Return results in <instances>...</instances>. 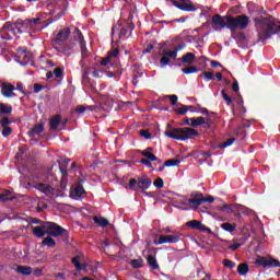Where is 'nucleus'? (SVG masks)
I'll list each match as a JSON object with an SVG mask.
<instances>
[{
    "label": "nucleus",
    "instance_id": "nucleus-30",
    "mask_svg": "<svg viewBox=\"0 0 280 280\" xmlns=\"http://www.w3.org/2000/svg\"><path fill=\"white\" fill-rule=\"evenodd\" d=\"M85 195H86V190H84V187L82 185H78L74 188V196L77 198H84Z\"/></svg>",
    "mask_w": 280,
    "mask_h": 280
},
{
    "label": "nucleus",
    "instance_id": "nucleus-28",
    "mask_svg": "<svg viewBox=\"0 0 280 280\" xmlns=\"http://www.w3.org/2000/svg\"><path fill=\"white\" fill-rule=\"evenodd\" d=\"M248 264L244 262V264H240L237 267V272L238 275H241V277H244L246 275H248Z\"/></svg>",
    "mask_w": 280,
    "mask_h": 280
},
{
    "label": "nucleus",
    "instance_id": "nucleus-38",
    "mask_svg": "<svg viewBox=\"0 0 280 280\" xmlns=\"http://www.w3.org/2000/svg\"><path fill=\"white\" fill-rule=\"evenodd\" d=\"M191 108H194V106L183 105L180 108H176L175 113L177 115H186V113L189 112V109Z\"/></svg>",
    "mask_w": 280,
    "mask_h": 280
},
{
    "label": "nucleus",
    "instance_id": "nucleus-48",
    "mask_svg": "<svg viewBox=\"0 0 280 280\" xmlns=\"http://www.w3.org/2000/svg\"><path fill=\"white\" fill-rule=\"evenodd\" d=\"M140 137H143L144 139H152V133H150L149 130L142 129L139 131Z\"/></svg>",
    "mask_w": 280,
    "mask_h": 280
},
{
    "label": "nucleus",
    "instance_id": "nucleus-21",
    "mask_svg": "<svg viewBox=\"0 0 280 280\" xmlns=\"http://www.w3.org/2000/svg\"><path fill=\"white\" fill-rule=\"evenodd\" d=\"M178 60H180L184 65H194V62H196V54L187 52Z\"/></svg>",
    "mask_w": 280,
    "mask_h": 280
},
{
    "label": "nucleus",
    "instance_id": "nucleus-51",
    "mask_svg": "<svg viewBox=\"0 0 280 280\" xmlns=\"http://www.w3.org/2000/svg\"><path fill=\"white\" fill-rule=\"evenodd\" d=\"M10 200H14V197H8V195H5V194H0L1 202H9Z\"/></svg>",
    "mask_w": 280,
    "mask_h": 280
},
{
    "label": "nucleus",
    "instance_id": "nucleus-4",
    "mask_svg": "<svg viewBox=\"0 0 280 280\" xmlns=\"http://www.w3.org/2000/svg\"><path fill=\"white\" fill-rule=\"evenodd\" d=\"M101 100L103 102V104L97 107L95 105L92 106H84V105H79L77 106L75 112L79 113L80 115H84V113H86V110H91V112H95L97 113V110H113V100H110V96H108V94H101Z\"/></svg>",
    "mask_w": 280,
    "mask_h": 280
},
{
    "label": "nucleus",
    "instance_id": "nucleus-20",
    "mask_svg": "<svg viewBox=\"0 0 280 280\" xmlns=\"http://www.w3.org/2000/svg\"><path fill=\"white\" fill-rule=\"evenodd\" d=\"M62 122V116L55 115L49 120V128L50 130H58V126Z\"/></svg>",
    "mask_w": 280,
    "mask_h": 280
},
{
    "label": "nucleus",
    "instance_id": "nucleus-62",
    "mask_svg": "<svg viewBox=\"0 0 280 280\" xmlns=\"http://www.w3.org/2000/svg\"><path fill=\"white\" fill-rule=\"evenodd\" d=\"M240 246H242V244L235 243V244L230 245L229 249L230 250H237V248H240Z\"/></svg>",
    "mask_w": 280,
    "mask_h": 280
},
{
    "label": "nucleus",
    "instance_id": "nucleus-17",
    "mask_svg": "<svg viewBox=\"0 0 280 280\" xmlns=\"http://www.w3.org/2000/svg\"><path fill=\"white\" fill-rule=\"evenodd\" d=\"M186 224L187 226H189V229H196L197 231H206L207 233H212L211 229L207 228V225L202 224V222L198 220L188 221Z\"/></svg>",
    "mask_w": 280,
    "mask_h": 280
},
{
    "label": "nucleus",
    "instance_id": "nucleus-7",
    "mask_svg": "<svg viewBox=\"0 0 280 280\" xmlns=\"http://www.w3.org/2000/svg\"><path fill=\"white\" fill-rule=\"evenodd\" d=\"M14 36H16L14 25L10 22H7L3 27L0 28V47L5 45L2 40H12Z\"/></svg>",
    "mask_w": 280,
    "mask_h": 280
},
{
    "label": "nucleus",
    "instance_id": "nucleus-6",
    "mask_svg": "<svg viewBox=\"0 0 280 280\" xmlns=\"http://www.w3.org/2000/svg\"><path fill=\"white\" fill-rule=\"evenodd\" d=\"M152 186V179L148 177L147 175L139 177L138 179L136 178H130L129 179V189L131 191H145L147 189H150Z\"/></svg>",
    "mask_w": 280,
    "mask_h": 280
},
{
    "label": "nucleus",
    "instance_id": "nucleus-56",
    "mask_svg": "<svg viewBox=\"0 0 280 280\" xmlns=\"http://www.w3.org/2000/svg\"><path fill=\"white\" fill-rule=\"evenodd\" d=\"M151 160H148V159H141L140 160V163L142 165H145L147 167H152V162H150Z\"/></svg>",
    "mask_w": 280,
    "mask_h": 280
},
{
    "label": "nucleus",
    "instance_id": "nucleus-31",
    "mask_svg": "<svg viewBox=\"0 0 280 280\" xmlns=\"http://www.w3.org/2000/svg\"><path fill=\"white\" fill-rule=\"evenodd\" d=\"M107 57L115 63L117 58H119V48H114L112 51H108Z\"/></svg>",
    "mask_w": 280,
    "mask_h": 280
},
{
    "label": "nucleus",
    "instance_id": "nucleus-54",
    "mask_svg": "<svg viewBox=\"0 0 280 280\" xmlns=\"http://www.w3.org/2000/svg\"><path fill=\"white\" fill-rule=\"evenodd\" d=\"M33 91L34 93H40L43 91V85H40V83H35L33 85Z\"/></svg>",
    "mask_w": 280,
    "mask_h": 280
},
{
    "label": "nucleus",
    "instance_id": "nucleus-42",
    "mask_svg": "<svg viewBox=\"0 0 280 280\" xmlns=\"http://www.w3.org/2000/svg\"><path fill=\"white\" fill-rule=\"evenodd\" d=\"M235 143V138H230L226 141L219 144V148H229V145H233Z\"/></svg>",
    "mask_w": 280,
    "mask_h": 280
},
{
    "label": "nucleus",
    "instance_id": "nucleus-1",
    "mask_svg": "<svg viewBox=\"0 0 280 280\" xmlns=\"http://www.w3.org/2000/svg\"><path fill=\"white\" fill-rule=\"evenodd\" d=\"M213 25H217L221 30H230V32H237V30L244 31L250 25V18L246 14H240L236 16L214 14L212 16Z\"/></svg>",
    "mask_w": 280,
    "mask_h": 280
},
{
    "label": "nucleus",
    "instance_id": "nucleus-53",
    "mask_svg": "<svg viewBox=\"0 0 280 280\" xmlns=\"http://www.w3.org/2000/svg\"><path fill=\"white\" fill-rule=\"evenodd\" d=\"M114 62L108 58L105 57L104 59L101 60L102 67H107V65H113Z\"/></svg>",
    "mask_w": 280,
    "mask_h": 280
},
{
    "label": "nucleus",
    "instance_id": "nucleus-52",
    "mask_svg": "<svg viewBox=\"0 0 280 280\" xmlns=\"http://www.w3.org/2000/svg\"><path fill=\"white\" fill-rule=\"evenodd\" d=\"M168 97V100H171V104H172V106H176V104H178V96L177 95H168L167 96Z\"/></svg>",
    "mask_w": 280,
    "mask_h": 280
},
{
    "label": "nucleus",
    "instance_id": "nucleus-35",
    "mask_svg": "<svg viewBox=\"0 0 280 280\" xmlns=\"http://www.w3.org/2000/svg\"><path fill=\"white\" fill-rule=\"evenodd\" d=\"M217 211H223L225 213H233V206L225 203L223 206H218Z\"/></svg>",
    "mask_w": 280,
    "mask_h": 280
},
{
    "label": "nucleus",
    "instance_id": "nucleus-23",
    "mask_svg": "<svg viewBox=\"0 0 280 280\" xmlns=\"http://www.w3.org/2000/svg\"><path fill=\"white\" fill-rule=\"evenodd\" d=\"M33 235H35V237H45V235H47V231L44 229V223L40 226H35L33 229Z\"/></svg>",
    "mask_w": 280,
    "mask_h": 280
},
{
    "label": "nucleus",
    "instance_id": "nucleus-11",
    "mask_svg": "<svg viewBox=\"0 0 280 280\" xmlns=\"http://www.w3.org/2000/svg\"><path fill=\"white\" fill-rule=\"evenodd\" d=\"M33 187L42 194H45V196H48V198H54L56 196V188L51 187L49 184H34Z\"/></svg>",
    "mask_w": 280,
    "mask_h": 280
},
{
    "label": "nucleus",
    "instance_id": "nucleus-32",
    "mask_svg": "<svg viewBox=\"0 0 280 280\" xmlns=\"http://www.w3.org/2000/svg\"><path fill=\"white\" fill-rule=\"evenodd\" d=\"M182 71L186 74L189 75L191 73H198L200 69H198L196 66H188L182 69Z\"/></svg>",
    "mask_w": 280,
    "mask_h": 280
},
{
    "label": "nucleus",
    "instance_id": "nucleus-12",
    "mask_svg": "<svg viewBox=\"0 0 280 280\" xmlns=\"http://www.w3.org/2000/svg\"><path fill=\"white\" fill-rule=\"evenodd\" d=\"M256 264H258V266H262L264 268H280L279 260L275 258L260 257L256 259Z\"/></svg>",
    "mask_w": 280,
    "mask_h": 280
},
{
    "label": "nucleus",
    "instance_id": "nucleus-34",
    "mask_svg": "<svg viewBox=\"0 0 280 280\" xmlns=\"http://www.w3.org/2000/svg\"><path fill=\"white\" fill-rule=\"evenodd\" d=\"M62 16H65V11H60L54 18L48 19L46 26L51 25V23H56V21H60V19H62Z\"/></svg>",
    "mask_w": 280,
    "mask_h": 280
},
{
    "label": "nucleus",
    "instance_id": "nucleus-3",
    "mask_svg": "<svg viewBox=\"0 0 280 280\" xmlns=\"http://www.w3.org/2000/svg\"><path fill=\"white\" fill-rule=\"evenodd\" d=\"M164 135L165 137L175 139L176 141H187V139H195V137H198L200 133L194 128L183 127L167 130L164 132Z\"/></svg>",
    "mask_w": 280,
    "mask_h": 280
},
{
    "label": "nucleus",
    "instance_id": "nucleus-18",
    "mask_svg": "<svg viewBox=\"0 0 280 280\" xmlns=\"http://www.w3.org/2000/svg\"><path fill=\"white\" fill-rule=\"evenodd\" d=\"M203 200H205L203 197H201V198L191 197L187 201L182 202V205H188L190 207V209L196 210L200 207V205H202Z\"/></svg>",
    "mask_w": 280,
    "mask_h": 280
},
{
    "label": "nucleus",
    "instance_id": "nucleus-44",
    "mask_svg": "<svg viewBox=\"0 0 280 280\" xmlns=\"http://www.w3.org/2000/svg\"><path fill=\"white\" fill-rule=\"evenodd\" d=\"M131 266H132V268H136V269L143 268V260L133 259V260H131Z\"/></svg>",
    "mask_w": 280,
    "mask_h": 280
},
{
    "label": "nucleus",
    "instance_id": "nucleus-50",
    "mask_svg": "<svg viewBox=\"0 0 280 280\" xmlns=\"http://www.w3.org/2000/svg\"><path fill=\"white\" fill-rule=\"evenodd\" d=\"M2 137H10L12 135V128L11 127H2Z\"/></svg>",
    "mask_w": 280,
    "mask_h": 280
},
{
    "label": "nucleus",
    "instance_id": "nucleus-41",
    "mask_svg": "<svg viewBox=\"0 0 280 280\" xmlns=\"http://www.w3.org/2000/svg\"><path fill=\"white\" fill-rule=\"evenodd\" d=\"M221 95L223 100L226 101L228 106H231V104H233V98L226 94V90H222Z\"/></svg>",
    "mask_w": 280,
    "mask_h": 280
},
{
    "label": "nucleus",
    "instance_id": "nucleus-64",
    "mask_svg": "<svg viewBox=\"0 0 280 280\" xmlns=\"http://www.w3.org/2000/svg\"><path fill=\"white\" fill-rule=\"evenodd\" d=\"M214 200H215V198H213V197H203V202H209L210 205L212 203V202H214Z\"/></svg>",
    "mask_w": 280,
    "mask_h": 280
},
{
    "label": "nucleus",
    "instance_id": "nucleus-22",
    "mask_svg": "<svg viewBox=\"0 0 280 280\" xmlns=\"http://www.w3.org/2000/svg\"><path fill=\"white\" fill-rule=\"evenodd\" d=\"M15 271L18 272V275L30 277V275H32V267L20 265L16 267Z\"/></svg>",
    "mask_w": 280,
    "mask_h": 280
},
{
    "label": "nucleus",
    "instance_id": "nucleus-63",
    "mask_svg": "<svg viewBox=\"0 0 280 280\" xmlns=\"http://www.w3.org/2000/svg\"><path fill=\"white\" fill-rule=\"evenodd\" d=\"M126 34H128V30L127 28H120L119 31V38H124V36H126Z\"/></svg>",
    "mask_w": 280,
    "mask_h": 280
},
{
    "label": "nucleus",
    "instance_id": "nucleus-29",
    "mask_svg": "<svg viewBox=\"0 0 280 280\" xmlns=\"http://www.w3.org/2000/svg\"><path fill=\"white\" fill-rule=\"evenodd\" d=\"M43 246H48V248H54L56 246V241L51 236H47L42 241Z\"/></svg>",
    "mask_w": 280,
    "mask_h": 280
},
{
    "label": "nucleus",
    "instance_id": "nucleus-55",
    "mask_svg": "<svg viewBox=\"0 0 280 280\" xmlns=\"http://www.w3.org/2000/svg\"><path fill=\"white\" fill-rule=\"evenodd\" d=\"M232 91H234V93H240V83H237V80L232 83Z\"/></svg>",
    "mask_w": 280,
    "mask_h": 280
},
{
    "label": "nucleus",
    "instance_id": "nucleus-15",
    "mask_svg": "<svg viewBox=\"0 0 280 280\" xmlns=\"http://www.w3.org/2000/svg\"><path fill=\"white\" fill-rule=\"evenodd\" d=\"M14 91H16V88L11 83L3 82L1 84V93L3 97H16V94L14 93Z\"/></svg>",
    "mask_w": 280,
    "mask_h": 280
},
{
    "label": "nucleus",
    "instance_id": "nucleus-61",
    "mask_svg": "<svg viewBox=\"0 0 280 280\" xmlns=\"http://www.w3.org/2000/svg\"><path fill=\"white\" fill-rule=\"evenodd\" d=\"M197 113H200L201 115H211V113L209 112V109L201 107L197 110Z\"/></svg>",
    "mask_w": 280,
    "mask_h": 280
},
{
    "label": "nucleus",
    "instance_id": "nucleus-10",
    "mask_svg": "<svg viewBox=\"0 0 280 280\" xmlns=\"http://www.w3.org/2000/svg\"><path fill=\"white\" fill-rule=\"evenodd\" d=\"M74 33L77 35V40H79V45L81 47L82 58H89L91 52H89V48H86V40H84V35H82V31H80V28H75Z\"/></svg>",
    "mask_w": 280,
    "mask_h": 280
},
{
    "label": "nucleus",
    "instance_id": "nucleus-16",
    "mask_svg": "<svg viewBox=\"0 0 280 280\" xmlns=\"http://www.w3.org/2000/svg\"><path fill=\"white\" fill-rule=\"evenodd\" d=\"M70 36L71 28L65 27L58 32L56 38L54 39V43H56L57 45L60 43H65V40H68Z\"/></svg>",
    "mask_w": 280,
    "mask_h": 280
},
{
    "label": "nucleus",
    "instance_id": "nucleus-60",
    "mask_svg": "<svg viewBox=\"0 0 280 280\" xmlns=\"http://www.w3.org/2000/svg\"><path fill=\"white\" fill-rule=\"evenodd\" d=\"M210 67H212L213 69H218V67H222V63H220V61L212 60L210 62Z\"/></svg>",
    "mask_w": 280,
    "mask_h": 280
},
{
    "label": "nucleus",
    "instance_id": "nucleus-33",
    "mask_svg": "<svg viewBox=\"0 0 280 280\" xmlns=\"http://www.w3.org/2000/svg\"><path fill=\"white\" fill-rule=\"evenodd\" d=\"M221 229H223V231H226L228 233H233V231H235V229H237V225L225 222V223L221 224Z\"/></svg>",
    "mask_w": 280,
    "mask_h": 280
},
{
    "label": "nucleus",
    "instance_id": "nucleus-14",
    "mask_svg": "<svg viewBox=\"0 0 280 280\" xmlns=\"http://www.w3.org/2000/svg\"><path fill=\"white\" fill-rule=\"evenodd\" d=\"M184 3H180L176 0H171V3L175 5L178 10H182L183 12H196V7H194V3L191 0L182 1Z\"/></svg>",
    "mask_w": 280,
    "mask_h": 280
},
{
    "label": "nucleus",
    "instance_id": "nucleus-39",
    "mask_svg": "<svg viewBox=\"0 0 280 280\" xmlns=\"http://www.w3.org/2000/svg\"><path fill=\"white\" fill-rule=\"evenodd\" d=\"M80 259H81L80 256H74V257L71 259L73 266H74L75 269L79 270V271L83 269V268H82V262H80Z\"/></svg>",
    "mask_w": 280,
    "mask_h": 280
},
{
    "label": "nucleus",
    "instance_id": "nucleus-37",
    "mask_svg": "<svg viewBox=\"0 0 280 280\" xmlns=\"http://www.w3.org/2000/svg\"><path fill=\"white\" fill-rule=\"evenodd\" d=\"M177 165H180V160L171 159L164 162L165 167H176Z\"/></svg>",
    "mask_w": 280,
    "mask_h": 280
},
{
    "label": "nucleus",
    "instance_id": "nucleus-25",
    "mask_svg": "<svg viewBox=\"0 0 280 280\" xmlns=\"http://www.w3.org/2000/svg\"><path fill=\"white\" fill-rule=\"evenodd\" d=\"M142 156H144L149 161H156L159 165H161L163 162L156 158L152 152L150 151H141Z\"/></svg>",
    "mask_w": 280,
    "mask_h": 280
},
{
    "label": "nucleus",
    "instance_id": "nucleus-58",
    "mask_svg": "<svg viewBox=\"0 0 280 280\" xmlns=\"http://www.w3.org/2000/svg\"><path fill=\"white\" fill-rule=\"evenodd\" d=\"M191 198H205V195H202V192L200 191H195L190 194Z\"/></svg>",
    "mask_w": 280,
    "mask_h": 280
},
{
    "label": "nucleus",
    "instance_id": "nucleus-47",
    "mask_svg": "<svg viewBox=\"0 0 280 280\" xmlns=\"http://www.w3.org/2000/svg\"><path fill=\"white\" fill-rule=\"evenodd\" d=\"M19 56H22L23 58H27V48L26 47H18L16 49Z\"/></svg>",
    "mask_w": 280,
    "mask_h": 280
},
{
    "label": "nucleus",
    "instance_id": "nucleus-45",
    "mask_svg": "<svg viewBox=\"0 0 280 280\" xmlns=\"http://www.w3.org/2000/svg\"><path fill=\"white\" fill-rule=\"evenodd\" d=\"M232 14H240V5L232 7L229 11L226 16H232Z\"/></svg>",
    "mask_w": 280,
    "mask_h": 280
},
{
    "label": "nucleus",
    "instance_id": "nucleus-43",
    "mask_svg": "<svg viewBox=\"0 0 280 280\" xmlns=\"http://www.w3.org/2000/svg\"><path fill=\"white\" fill-rule=\"evenodd\" d=\"M154 187L158 189H163L165 183L163 182V178L159 177L153 182Z\"/></svg>",
    "mask_w": 280,
    "mask_h": 280
},
{
    "label": "nucleus",
    "instance_id": "nucleus-27",
    "mask_svg": "<svg viewBox=\"0 0 280 280\" xmlns=\"http://www.w3.org/2000/svg\"><path fill=\"white\" fill-rule=\"evenodd\" d=\"M11 114H12V105L0 103V115H11Z\"/></svg>",
    "mask_w": 280,
    "mask_h": 280
},
{
    "label": "nucleus",
    "instance_id": "nucleus-59",
    "mask_svg": "<svg viewBox=\"0 0 280 280\" xmlns=\"http://www.w3.org/2000/svg\"><path fill=\"white\" fill-rule=\"evenodd\" d=\"M30 222L31 224H43V221L38 218H31Z\"/></svg>",
    "mask_w": 280,
    "mask_h": 280
},
{
    "label": "nucleus",
    "instance_id": "nucleus-2",
    "mask_svg": "<svg viewBox=\"0 0 280 280\" xmlns=\"http://www.w3.org/2000/svg\"><path fill=\"white\" fill-rule=\"evenodd\" d=\"M40 18L26 19V20H18L15 23H12L13 28L15 30V35L19 38L20 34H28V36H34L38 30V25H40Z\"/></svg>",
    "mask_w": 280,
    "mask_h": 280
},
{
    "label": "nucleus",
    "instance_id": "nucleus-8",
    "mask_svg": "<svg viewBox=\"0 0 280 280\" xmlns=\"http://www.w3.org/2000/svg\"><path fill=\"white\" fill-rule=\"evenodd\" d=\"M44 229L46 231V235H51V237H58L63 235V233H67L65 228L49 221L44 222Z\"/></svg>",
    "mask_w": 280,
    "mask_h": 280
},
{
    "label": "nucleus",
    "instance_id": "nucleus-57",
    "mask_svg": "<svg viewBox=\"0 0 280 280\" xmlns=\"http://www.w3.org/2000/svg\"><path fill=\"white\" fill-rule=\"evenodd\" d=\"M52 73L56 78H61L62 77V69L61 68H56Z\"/></svg>",
    "mask_w": 280,
    "mask_h": 280
},
{
    "label": "nucleus",
    "instance_id": "nucleus-49",
    "mask_svg": "<svg viewBox=\"0 0 280 280\" xmlns=\"http://www.w3.org/2000/svg\"><path fill=\"white\" fill-rule=\"evenodd\" d=\"M223 266H225V268L233 269V267L235 266V262L231 259H224L223 260Z\"/></svg>",
    "mask_w": 280,
    "mask_h": 280
},
{
    "label": "nucleus",
    "instance_id": "nucleus-19",
    "mask_svg": "<svg viewBox=\"0 0 280 280\" xmlns=\"http://www.w3.org/2000/svg\"><path fill=\"white\" fill-rule=\"evenodd\" d=\"M45 131V125L43 122L36 124L30 131H28V136L31 137V139H34V137H36V135H42V132Z\"/></svg>",
    "mask_w": 280,
    "mask_h": 280
},
{
    "label": "nucleus",
    "instance_id": "nucleus-36",
    "mask_svg": "<svg viewBox=\"0 0 280 280\" xmlns=\"http://www.w3.org/2000/svg\"><path fill=\"white\" fill-rule=\"evenodd\" d=\"M201 78H203L206 80V82H211L213 80H215V74H213V72H209V71H203L200 74Z\"/></svg>",
    "mask_w": 280,
    "mask_h": 280
},
{
    "label": "nucleus",
    "instance_id": "nucleus-5",
    "mask_svg": "<svg viewBox=\"0 0 280 280\" xmlns=\"http://www.w3.org/2000/svg\"><path fill=\"white\" fill-rule=\"evenodd\" d=\"M185 49V45L178 44L173 50L164 49L160 52L161 59L160 65L161 67H167L172 60H176L178 58V51H183Z\"/></svg>",
    "mask_w": 280,
    "mask_h": 280
},
{
    "label": "nucleus",
    "instance_id": "nucleus-24",
    "mask_svg": "<svg viewBox=\"0 0 280 280\" xmlns=\"http://www.w3.org/2000/svg\"><path fill=\"white\" fill-rule=\"evenodd\" d=\"M93 221L95 222V224H98V226H102L103 229H106V226H108V224H110V222L108 221V219L104 218V217H94Z\"/></svg>",
    "mask_w": 280,
    "mask_h": 280
},
{
    "label": "nucleus",
    "instance_id": "nucleus-26",
    "mask_svg": "<svg viewBox=\"0 0 280 280\" xmlns=\"http://www.w3.org/2000/svg\"><path fill=\"white\" fill-rule=\"evenodd\" d=\"M147 261L152 270H159V262L156 261V257L149 255L147 257Z\"/></svg>",
    "mask_w": 280,
    "mask_h": 280
},
{
    "label": "nucleus",
    "instance_id": "nucleus-9",
    "mask_svg": "<svg viewBox=\"0 0 280 280\" xmlns=\"http://www.w3.org/2000/svg\"><path fill=\"white\" fill-rule=\"evenodd\" d=\"M180 237H183L182 233H175L170 235H160L158 241H154L155 246L161 244H178L180 242Z\"/></svg>",
    "mask_w": 280,
    "mask_h": 280
},
{
    "label": "nucleus",
    "instance_id": "nucleus-46",
    "mask_svg": "<svg viewBox=\"0 0 280 280\" xmlns=\"http://www.w3.org/2000/svg\"><path fill=\"white\" fill-rule=\"evenodd\" d=\"M116 71H108V77L109 78H117V75H121V69L119 68V66H116Z\"/></svg>",
    "mask_w": 280,
    "mask_h": 280
},
{
    "label": "nucleus",
    "instance_id": "nucleus-40",
    "mask_svg": "<svg viewBox=\"0 0 280 280\" xmlns=\"http://www.w3.org/2000/svg\"><path fill=\"white\" fill-rule=\"evenodd\" d=\"M10 124L12 122L10 121V118L8 116L0 117L1 128H7L8 126H10Z\"/></svg>",
    "mask_w": 280,
    "mask_h": 280
},
{
    "label": "nucleus",
    "instance_id": "nucleus-13",
    "mask_svg": "<svg viewBox=\"0 0 280 280\" xmlns=\"http://www.w3.org/2000/svg\"><path fill=\"white\" fill-rule=\"evenodd\" d=\"M191 128H198V126H203V128H211L213 120L209 118L200 117H192L190 120Z\"/></svg>",
    "mask_w": 280,
    "mask_h": 280
}]
</instances>
